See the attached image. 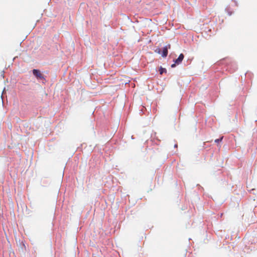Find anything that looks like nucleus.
<instances>
[{
    "mask_svg": "<svg viewBox=\"0 0 257 257\" xmlns=\"http://www.w3.org/2000/svg\"><path fill=\"white\" fill-rule=\"evenodd\" d=\"M218 64L224 65V68L230 73L234 72L237 69V66L235 62L229 59L223 60L218 62Z\"/></svg>",
    "mask_w": 257,
    "mask_h": 257,
    "instance_id": "obj_1",
    "label": "nucleus"
},
{
    "mask_svg": "<svg viewBox=\"0 0 257 257\" xmlns=\"http://www.w3.org/2000/svg\"><path fill=\"white\" fill-rule=\"evenodd\" d=\"M33 74L37 78V80H41L44 83V81L45 80V76L43 75L41 71L37 69H34L32 70Z\"/></svg>",
    "mask_w": 257,
    "mask_h": 257,
    "instance_id": "obj_2",
    "label": "nucleus"
},
{
    "mask_svg": "<svg viewBox=\"0 0 257 257\" xmlns=\"http://www.w3.org/2000/svg\"><path fill=\"white\" fill-rule=\"evenodd\" d=\"M170 47H171L170 45L168 44V45L165 46L163 48L162 52L161 53L162 57H163V58H165L167 56L168 54V49H170Z\"/></svg>",
    "mask_w": 257,
    "mask_h": 257,
    "instance_id": "obj_3",
    "label": "nucleus"
},
{
    "mask_svg": "<svg viewBox=\"0 0 257 257\" xmlns=\"http://www.w3.org/2000/svg\"><path fill=\"white\" fill-rule=\"evenodd\" d=\"M184 58V55L183 54L181 53L179 55V57L174 60V62L176 63V64H177V65H179L183 61V59Z\"/></svg>",
    "mask_w": 257,
    "mask_h": 257,
    "instance_id": "obj_4",
    "label": "nucleus"
},
{
    "mask_svg": "<svg viewBox=\"0 0 257 257\" xmlns=\"http://www.w3.org/2000/svg\"><path fill=\"white\" fill-rule=\"evenodd\" d=\"M225 11H226V13H227V14L229 16H231L233 13V12L231 10V8L229 6H227L225 8Z\"/></svg>",
    "mask_w": 257,
    "mask_h": 257,
    "instance_id": "obj_5",
    "label": "nucleus"
},
{
    "mask_svg": "<svg viewBox=\"0 0 257 257\" xmlns=\"http://www.w3.org/2000/svg\"><path fill=\"white\" fill-rule=\"evenodd\" d=\"M159 72L160 74H163L164 73H167V69L165 68H163L162 66H160L159 68Z\"/></svg>",
    "mask_w": 257,
    "mask_h": 257,
    "instance_id": "obj_6",
    "label": "nucleus"
},
{
    "mask_svg": "<svg viewBox=\"0 0 257 257\" xmlns=\"http://www.w3.org/2000/svg\"><path fill=\"white\" fill-rule=\"evenodd\" d=\"M223 137H221L219 138V139H216L214 141L215 143H219V142H221L223 139Z\"/></svg>",
    "mask_w": 257,
    "mask_h": 257,
    "instance_id": "obj_7",
    "label": "nucleus"
},
{
    "mask_svg": "<svg viewBox=\"0 0 257 257\" xmlns=\"http://www.w3.org/2000/svg\"><path fill=\"white\" fill-rule=\"evenodd\" d=\"M155 52L157 53H158L159 54H161L162 53V52H161V49L159 48H157L155 50Z\"/></svg>",
    "mask_w": 257,
    "mask_h": 257,
    "instance_id": "obj_8",
    "label": "nucleus"
},
{
    "mask_svg": "<svg viewBox=\"0 0 257 257\" xmlns=\"http://www.w3.org/2000/svg\"><path fill=\"white\" fill-rule=\"evenodd\" d=\"M177 65V64H176V63H175V62H174V63H173V64H172L171 65V67L172 68H175V67L176 66V65Z\"/></svg>",
    "mask_w": 257,
    "mask_h": 257,
    "instance_id": "obj_9",
    "label": "nucleus"
},
{
    "mask_svg": "<svg viewBox=\"0 0 257 257\" xmlns=\"http://www.w3.org/2000/svg\"><path fill=\"white\" fill-rule=\"evenodd\" d=\"M232 1L234 2V5H235V6H236V7L238 6V4H237V2L236 1H235V0H232Z\"/></svg>",
    "mask_w": 257,
    "mask_h": 257,
    "instance_id": "obj_10",
    "label": "nucleus"
},
{
    "mask_svg": "<svg viewBox=\"0 0 257 257\" xmlns=\"http://www.w3.org/2000/svg\"><path fill=\"white\" fill-rule=\"evenodd\" d=\"M177 147H178L177 144H175L174 148H177Z\"/></svg>",
    "mask_w": 257,
    "mask_h": 257,
    "instance_id": "obj_11",
    "label": "nucleus"
},
{
    "mask_svg": "<svg viewBox=\"0 0 257 257\" xmlns=\"http://www.w3.org/2000/svg\"><path fill=\"white\" fill-rule=\"evenodd\" d=\"M253 190H254V189H251V190H249V192H251V191H253Z\"/></svg>",
    "mask_w": 257,
    "mask_h": 257,
    "instance_id": "obj_12",
    "label": "nucleus"
}]
</instances>
